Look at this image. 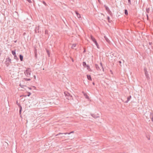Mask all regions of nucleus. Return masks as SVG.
<instances>
[{"instance_id": "1", "label": "nucleus", "mask_w": 153, "mask_h": 153, "mask_svg": "<svg viewBox=\"0 0 153 153\" xmlns=\"http://www.w3.org/2000/svg\"><path fill=\"white\" fill-rule=\"evenodd\" d=\"M31 71L30 68H27L24 72L26 76L27 77H29L30 76Z\"/></svg>"}, {"instance_id": "2", "label": "nucleus", "mask_w": 153, "mask_h": 153, "mask_svg": "<svg viewBox=\"0 0 153 153\" xmlns=\"http://www.w3.org/2000/svg\"><path fill=\"white\" fill-rule=\"evenodd\" d=\"M74 131H72L71 132H70L69 133H59V134H56V136H57V135H58L59 134H70L71 133H74Z\"/></svg>"}, {"instance_id": "3", "label": "nucleus", "mask_w": 153, "mask_h": 153, "mask_svg": "<svg viewBox=\"0 0 153 153\" xmlns=\"http://www.w3.org/2000/svg\"><path fill=\"white\" fill-rule=\"evenodd\" d=\"M91 39L94 43L97 42L96 39L92 35L91 36Z\"/></svg>"}, {"instance_id": "4", "label": "nucleus", "mask_w": 153, "mask_h": 153, "mask_svg": "<svg viewBox=\"0 0 153 153\" xmlns=\"http://www.w3.org/2000/svg\"><path fill=\"white\" fill-rule=\"evenodd\" d=\"M91 115L94 118H97L99 117V116L94 114H91Z\"/></svg>"}, {"instance_id": "5", "label": "nucleus", "mask_w": 153, "mask_h": 153, "mask_svg": "<svg viewBox=\"0 0 153 153\" xmlns=\"http://www.w3.org/2000/svg\"><path fill=\"white\" fill-rule=\"evenodd\" d=\"M75 13L77 15V17L79 18H81L80 15L76 11H75Z\"/></svg>"}, {"instance_id": "6", "label": "nucleus", "mask_w": 153, "mask_h": 153, "mask_svg": "<svg viewBox=\"0 0 153 153\" xmlns=\"http://www.w3.org/2000/svg\"><path fill=\"white\" fill-rule=\"evenodd\" d=\"M95 68L97 71H100L101 70L98 65L97 64H95Z\"/></svg>"}, {"instance_id": "7", "label": "nucleus", "mask_w": 153, "mask_h": 153, "mask_svg": "<svg viewBox=\"0 0 153 153\" xmlns=\"http://www.w3.org/2000/svg\"><path fill=\"white\" fill-rule=\"evenodd\" d=\"M150 118L151 119L152 121L153 122V113H150Z\"/></svg>"}, {"instance_id": "8", "label": "nucleus", "mask_w": 153, "mask_h": 153, "mask_svg": "<svg viewBox=\"0 0 153 153\" xmlns=\"http://www.w3.org/2000/svg\"><path fill=\"white\" fill-rule=\"evenodd\" d=\"M150 11V9L149 7H146V14H148L149 13Z\"/></svg>"}, {"instance_id": "9", "label": "nucleus", "mask_w": 153, "mask_h": 153, "mask_svg": "<svg viewBox=\"0 0 153 153\" xmlns=\"http://www.w3.org/2000/svg\"><path fill=\"white\" fill-rule=\"evenodd\" d=\"M12 53L13 55L14 56L15 59V57H16L15 51H12Z\"/></svg>"}, {"instance_id": "10", "label": "nucleus", "mask_w": 153, "mask_h": 153, "mask_svg": "<svg viewBox=\"0 0 153 153\" xmlns=\"http://www.w3.org/2000/svg\"><path fill=\"white\" fill-rule=\"evenodd\" d=\"M82 93H83L85 97V98L87 99H89V97L87 95V94L86 93H84L83 92H82Z\"/></svg>"}, {"instance_id": "11", "label": "nucleus", "mask_w": 153, "mask_h": 153, "mask_svg": "<svg viewBox=\"0 0 153 153\" xmlns=\"http://www.w3.org/2000/svg\"><path fill=\"white\" fill-rule=\"evenodd\" d=\"M87 78L88 80L91 81L92 79L90 75H87Z\"/></svg>"}, {"instance_id": "12", "label": "nucleus", "mask_w": 153, "mask_h": 153, "mask_svg": "<svg viewBox=\"0 0 153 153\" xmlns=\"http://www.w3.org/2000/svg\"><path fill=\"white\" fill-rule=\"evenodd\" d=\"M86 67H87V69L89 71H92L91 70L90 68V67H89V66L88 65H87Z\"/></svg>"}, {"instance_id": "13", "label": "nucleus", "mask_w": 153, "mask_h": 153, "mask_svg": "<svg viewBox=\"0 0 153 153\" xmlns=\"http://www.w3.org/2000/svg\"><path fill=\"white\" fill-rule=\"evenodd\" d=\"M131 96H130L129 97H127V100L125 102L126 103H127L130 100L131 98Z\"/></svg>"}, {"instance_id": "14", "label": "nucleus", "mask_w": 153, "mask_h": 153, "mask_svg": "<svg viewBox=\"0 0 153 153\" xmlns=\"http://www.w3.org/2000/svg\"><path fill=\"white\" fill-rule=\"evenodd\" d=\"M145 74L146 77L147 78H148V77H149V74L148 73L147 71H145Z\"/></svg>"}, {"instance_id": "15", "label": "nucleus", "mask_w": 153, "mask_h": 153, "mask_svg": "<svg viewBox=\"0 0 153 153\" xmlns=\"http://www.w3.org/2000/svg\"><path fill=\"white\" fill-rule=\"evenodd\" d=\"M104 37L105 39V40H106V41L107 42H109V39L107 38V37L106 36H104Z\"/></svg>"}, {"instance_id": "16", "label": "nucleus", "mask_w": 153, "mask_h": 153, "mask_svg": "<svg viewBox=\"0 0 153 153\" xmlns=\"http://www.w3.org/2000/svg\"><path fill=\"white\" fill-rule=\"evenodd\" d=\"M46 52H47V54L48 55V56L49 57H50V53L49 50H47V49H46Z\"/></svg>"}, {"instance_id": "17", "label": "nucleus", "mask_w": 153, "mask_h": 153, "mask_svg": "<svg viewBox=\"0 0 153 153\" xmlns=\"http://www.w3.org/2000/svg\"><path fill=\"white\" fill-rule=\"evenodd\" d=\"M19 58L21 61H22L23 59V56L21 55H20Z\"/></svg>"}, {"instance_id": "18", "label": "nucleus", "mask_w": 153, "mask_h": 153, "mask_svg": "<svg viewBox=\"0 0 153 153\" xmlns=\"http://www.w3.org/2000/svg\"><path fill=\"white\" fill-rule=\"evenodd\" d=\"M16 103L18 105V106L19 107V108L22 107V106L19 103H18V101H16Z\"/></svg>"}, {"instance_id": "19", "label": "nucleus", "mask_w": 153, "mask_h": 153, "mask_svg": "<svg viewBox=\"0 0 153 153\" xmlns=\"http://www.w3.org/2000/svg\"><path fill=\"white\" fill-rule=\"evenodd\" d=\"M37 30H35V32L37 33V32H39V26L38 27L36 28Z\"/></svg>"}, {"instance_id": "20", "label": "nucleus", "mask_w": 153, "mask_h": 153, "mask_svg": "<svg viewBox=\"0 0 153 153\" xmlns=\"http://www.w3.org/2000/svg\"><path fill=\"white\" fill-rule=\"evenodd\" d=\"M34 53H35V56L36 58H37V54L36 52V50H35L34 51Z\"/></svg>"}, {"instance_id": "21", "label": "nucleus", "mask_w": 153, "mask_h": 153, "mask_svg": "<svg viewBox=\"0 0 153 153\" xmlns=\"http://www.w3.org/2000/svg\"><path fill=\"white\" fill-rule=\"evenodd\" d=\"M76 44H73L71 46V48L74 49V48L76 47Z\"/></svg>"}, {"instance_id": "22", "label": "nucleus", "mask_w": 153, "mask_h": 153, "mask_svg": "<svg viewBox=\"0 0 153 153\" xmlns=\"http://www.w3.org/2000/svg\"><path fill=\"white\" fill-rule=\"evenodd\" d=\"M83 65L84 67H85L87 66L85 62H83Z\"/></svg>"}, {"instance_id": "23", "label": "nucleus", "mask_w": 153, "mask_h": 153, "mask_svg": "<svg viewBox=\"0 0 153 153\" xmlns=\"http://www.w3.org/2000/svg\"><path fill=\"white\" fill-rule=\"evenodd\" d=\"M24 79L25 81H30L31 80V79L30 78L27 79V78H24Z\"/></svg>"}, {"instance_id": "24", "label": "nucleus", "mask_w": 153, "mask_h": 153, "mask_svg": "<svg viewBox=\"0 0 153 153\" xmlns=\"http://www.w3.org/2000/svg\"><path fill=\"white\" fill-rule=\"evenodd\" d=\"M95 44L96 45L97 48H99V45L97 43V42H96L95 43Z\"/></svg>"}, {"instance_id": "25", "label": "nucleus", "mask_w": 153, "mask_h": 153, "mask_svg": "<svg viewBox=\"0 0 153 153\" xmlns=\"http://www.w3.org/2000/svg\"><path fill=\"white\" fill-rule=\"evenodd\" d=\"M125 13L126 15H128V11L127 10H125Z\"/></svg>"}, {"instance_id": "26", "label": "nucleus", "mask_w": 153, "mask_h": 153, "mask_svg": "<svg viewBox=\"0 0 153 153\" xmlns=\"http://www.w3.org/2000/svg\"><path fill=\"white\" fill-rule=\"evenodd\" d=\"M19 108H20V109H19V114H21V111L22 110V107Z\"/></svg>"}, {"instance_id": "27", "label": "nucleus", "mask_w": 153, "mask_h": 153, "mask_svg": "<svg viewBox=\"0 0 153 153\" xmlns=\"http://www.w3.org/2000/svg\"><path fill=\"white\" fill-rule=\"evenodd\" d=\"M19 108H20V109H19V114H21V111L22 110V107Z\"/></svg>"}, {"instance_id": "28", "label": "nucleus", "mask_w": 153, "mask_h": 153, "mask_svg": "<svg viewBox=\"0 0 153 153\" xmlns=\"http://www.w3.org/2000/svg\"><path fill=\"white\" fill-rule=\"evenodd\" d=\"M100 66H101V67H102V70H103V71H104V68H103V67H102V63H101V62H100Z\"/></svg>"}, {"instance_id": "29", "label": "nucleus", "mask_w": 153, "mask_h": 153, "mask_svg": "<svg viewBox=\"0 0 153 153\" xmlns=\"http://www.w3.org/2000/svg\"><path fill=\"white\" fill-rule=\"evenodd\" d=\"M107 20H108V22H110V23L111 22V21H110V17L109 16H108L107 17Z\"/></svg>"}, {"instance_id": "30", "label": "nucleus", "mask_w": 153, "mask_h": 153, "mask_svg": "<svg viewBox=\"0 0 153 153\" xmlns=\"http://www.w3.org/2000/svg\"><path fill=\"white\" fill-rule=\"evenodd\" d=\"M19 86H20V87H21L22 88H23L25 86L24 85H21V84H19Z\"/></svg>"}, {"instance_id": "31", "label": "nucleus", "mask_w": 153, "mask_h": 153, "mask_svg": "<svg viewBox=\"0 0 153 153\" xmlns=\"http://www.w3.org/2000/svg\"><path fill=\"white\" fill-rule=\"evenodd\" d=\"M42 3L46 6L47 5V4L44 1H42Z\"/></svg>"}, {"instance_id": "32", "label": "nucleus", "mask_w": 153, "mask_h": 153, "mask_svg": "<svg viewBox=\"0 0 153 153\" xmlns=\"http://www.w3.org/2000/svg\"><path fill=\"white\" fill-rule=\"evenodd\" d=\"M29 3H31L32 2L30 0H26Z\"/></svg>"}, {"instance_id": "33", "label": "nucleus", "mask_w": 153, "mask_h": 153, "mask_svg": "<svg viewBox=\"0 0 153 153\" xmlns=\"http://www.w3.org/2000/svg\"><path fill=\"white\" fill-rule=\"evenodd\" d=\"M28 94L27 96L29 97L31 94V93L29 92H28Z\"/></svg>"}, {"instance_id": "34", "label": "nucleus", "mask_w": 153, "mask_h": 153, "mask_svg": "<svg viewBox=\"0 0 153 153\" xmlns=\"http://www.w3.org/2000/svg\"><path fill=\"white\" fill-rule=\"evenodd\" d=\"M146 16H147V20H149V17H148V14H146Z\"/></svg>"}, {"instance_id": "35", "label": "nucleus", "mask_w": 153, "mask_h": 153, "mask_svg": "<svg viewBox=\"0 0 153 153\" xmlns=\"http://www.w3.org/2000/svg\"><path fill=\"white\" fill-rule=\"evenodd\" d=\"M149 45H151L152 44V42H149Z\"/></svg>"}, {"instance_id": "36", "label": "nucleus", "mask_w": 153, "mask_h": 153, "mask_svg": "<svg viewBox=\"0 0 153 153\" xmlns=\"http://www.w3.org/2000/svg\"><path fill=\"white\" fill-rule=\"evenodd\" d=\"M106 10H108V9H109V8L108 7H106Z\"/></svg>"}, {"instance_id": "37", "label": "nucleus", "mask_w": 153, "mask_h": 153, "mask_svg": "<svg viewBox=\"0 0 153 153\" xmlns=\"http://www.w3.org/2000/svg\"><path fill=\"white\" fill-rule=\"evenodd\" d=\"M144 70L145 72V71H147L146 68H145L144 69Z\"/></svg>"}, {"instance_id": "38", "label": "nucleus", "mask_w": 153, "mask_h": 153, "mask_svg": "<svg viewBox=\"0 0 153 153\" xmlns=\"http://www.w3.org/2000/svg\"><path fill=\"white\" fill-rule=\"evenodd\" d=\"M33 77H34V78L35 79H36V76H35V75H34V76H33Z\"/></svg>"}, {"instance_id": "39", "label": "nucleus", "mask_w": 153, "mask_h": 153, "mask_svg": "<svg viewBox=\"0 0 153 153\" xmlns=\"http://www.w3.org/2000/svg\"><path fill=\"white\" fill-rule=\"evenodd\" d=\"M128 3H130V0H128Z\"/></svg>"}, {"instance_id": "40", "label": "nucleus", "mask_w": 153, "mask_h": 153, "mask_svg": "<svg viewBox=\"0 0 153 153\" xmlns=\"http://www.w3.org/2000/svg\"><path fill=\"white\" fill-rule=\"evenodd\" d=\"M28 88L30 89V90H31V88H30V87H28Z\"/></svg>"}, {"instance_id": "41", "label": "nucleus", "mask_w": 153, "mask_h": 153, "mask_svg": "<svg viewBox=\"0 0 153 153\" xmlns=\"http://www.w3.org/2000/svg\"><path fill=\"white\" fill-rule=\"evenodd\" d=\"M47 30H45V33H47Z\"/></svg>"}, {"instance_id": "42", "label": "nucleus", "mask_w": 153, "mask_h": 153, "mask_svg": "<svg viewBox=\"0 0 153 153\" xmlns=\"http://www.w3.org/2000/svg\"><path fill=\"white\" fill-rule=\"evenodd\" d=\"M92 84H93V85H94V84H95V83H94V82H93V83H92Z\"/></svg>"}, {"instance_id": "43", "label": "nucleus", "mask_w": 153, "mask_h": 153, "mask_svg": "<svg viewBox=\"0 0 153 153\" xmlns=\"http://www.w3.org/2000/svg\"><path fill=\"white\" fill-rule=\"evenodd\" d=\"M71 97V98H72V99H73L72 97V96H71V97Z\"/></svg>"}, {"instance_id": "44", "label": "nucleus", "mask_w": 153, "mask_h": 153, "mask_svg": "<svg viewBox=\"0 0 153 153\" xmlns=\"http://www.w3.org/2000/svg\"><path fill=\"white\" fill-rule=\"evenodd\" d=\"M72 61L73 62H74V60H73V59H72Z\"/></svg>"}, {"instance_id": "45", "label": "nucleus", "mask_w": 153, "mask_h": 153, "mask_svg": "<svg viewBox=\"0 0 153 153\" xmlns=\"http://www.w3.org/2000/svg\"><path fill=\"white\" fill-rule=\"evenodd\" d=\"M148 139L149 140H150V138H148Z\"/></svg>"}, {"instance_id": "46", "label": "nucleus", "mask_w": 153, "mask_h": 153, "mask_svg": "<svg viewBox=\"0 0 153 153\" xmlns=\"http://www.w3.org/2000/svg\"><path fill=\"white\" fill-rule=\"evenodd\" d=\"M111 73H112V71H111Z\"/></svg>"}, {"instance_id": "47", "label": "nucleus", "mask_w": 153, "mask_h": 153, "mask_svg": "<svg viewBox=\"0 0 153 153\" xmlns=\"http://www.w3.org/2000/svg\"><path fill=\"white\" fill-rule=\"evenodd\" d=\"M26 96H27V95H24V97H26Z\"/></svg>"}, {"instance_id": "48", "label": "nucleus", "mask_w": 153, "mask_h": 153, "mask_svg": "<svg viewBox=\"0 0 153 153\" xmlns=\"http://www.w3.org/2000/svg\"><path fill=\"white\" fill-rule=\"evenodd\" d=\"M119 62H120V63H121V61H119Z\"/></svg>"}, {"instance_id": "49", "label": "nucleus", "mask_w": 153, "mask_h": 153, "mask_svg": "<svg viewBox=\"0 0 153 153\" xmlns=\"http://www.w3.org/2000/svg\"><path fill=\"white\" fill-rule=\"evenodd\" d=\"M85 51L84 50V52H85Z\"/></svg>"}]
</instances>
